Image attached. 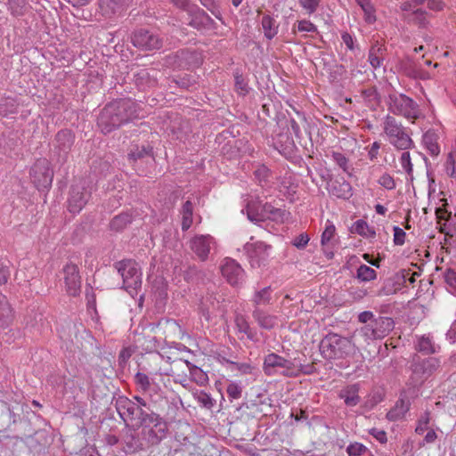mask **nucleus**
<instances>
[{
    "mask_svg": "<svg viewBox=\"0 0 456 456\" xmlns=\"http://www.w3.org/2000/svg\"><path fill=\"white\" fill-rule=\"evenodd\" d=\"M137 104L132 100H121L107 105L102 111L98 124L103 133H110L115 127L130 119L140 118Z\"/></svg>",
    "mask_w": 456,
    "mask_h": 456,
    "instance_id": "1",
    "label": "nucleus"
},
{
    "mask_svg": "<svg viewBox=\"0 0 456 456\" xmlns=\"http://www.w3.org/2000/svg\"><path fill=\"white\" fill-rule=\"evenodd\" d=\"M246 212L248 219L255 224L270 219L275 222H284L289 214L280 208H275L269 204L262 205L258 199H251L247 201L246 207L241 210Z\"/></svg>",
    "mask_w": 456,
    "mask_h": 456,
    "instance_id": "2",
    "label": "nucleus"
},
{
    "mask_svg": "<svg viewBox=\"0 0 456 456\" xmlns=\"http://www.w3.org/2000/svg\"><path fill=\"white\" fill-rule=\"evenodd\" d=\"M117 269L123 279V289L134 297L142 287V271L133 260H122L117 264Z\"/></svg>",
    "mask_w": 456,
    "mask_h": 456,
    "instance_id": "3",
    "label": "nucleus"
},
{
    "mask_svg": "<svg viewBox=\"0 0 456 456\" xmlns=\"http://www.w3.org/2000/svg\"><path fill=\"white\" fill-rule=\"evenodd\" d=\"M384 133L388 142L397 150L405 151L413 146V142L405 128L393 117L387 116L383 123Z\"/></svg>",
    "mask_w": 456,
    "mask_h": 456,
    "instance_id": "4",
    "label": "nucleus"
},
{
    "mask_svg": "<svg viewBox=\"0 0 456 456\" xmlns=\"http://www.w3.org/2000/svg\"><path fill=\"white\" fill-rule=\"evenodd\" d=\"M351 341L336 333H329L321 342L320 349L325 358H342L349 353Z\"/></svg>",
    "mask_w": 456,
    "mask_h": 456,
    "instance_id": "5",
    "label": "nucleus"
},
{
    "mask_svg": "<svg viewBox=\"0 0 456 456\" xmlns=\"http://www.w3.org/2000/svg\"><path fill=\"white\" fill-rule=\"evenodd\" d=\"M264 370L269 376L282 374L287 377H296L301 372V369L297 367L294 362L274 353L265 357Z\"/></svg>",
    "mask_w": 456,
    "mask_h": 456,
    "instance_id": "6",
    "label": "nucleus"
},
{
    "mask_svg": "<svg viewBox=\"0 0 456 456\" xmlns=\"http://www.w3.org/2000/svg\"><path fill=\"white\" fill-rule=\"evenodd\" d=\"M388 109L395 115L403 116L407 119H417L421 115L418 104L402 94L389 95Z\"/></svg>",
    "mask_w": 456,
    "mask_h": 456,
    "instance_id": "7",
    "label": "nucleus"
},
{
    "mask_svg": "<svg viewBox=\"0 0 456 456\" xmlns=\"http://www.w3.org/2000/svg\"><path fill=\"white\" fill-rule=\"evenodd\" d=\"M30 178L38 190L48 189L53 183V170L46 159H39L30 169Z\"/></svg>",
    "mask_w": 456,
    "mask_h": 456,
    "instance_id": "8",
    "label": "nucleus"
},
{
    "mask_svg": "<svg viewBox=\"0 0 456 456\" xmlns=\"http://www.w3.org/2000/svg\"><path fill=\"white\" fill-rule=\"evenodd\" d=\"M425 2H427V5L430 10L440 11L444 8L442 0H409L402 4L403 11L412 12L411 20L419 26H425L427 13L421 9L417 8V6L423 4Z\"/></svg>",
    "mask_w": 456,
    "mask_h": 456,
    "instance_id": "9",
    "label": "nucleus"
},
{
    "mask_svg": "<svg viewBox=\"0 0 456 456\" xmlns=\"http://www.w3.org/2000/svg\"><path fill=\"white\" fill-rule=\"evenodd\" d=\"M394 328V322L388 317L374 319L361 329L366 339H380L385 338Z\"/></svg>",
    "mask_w": 456,
    "mask_h": 456,
    "instance_id": "10",
    "label": "nucleus"
},
{
    "mask_svg": "<svg viewBox=\"0 0 456 456\" xmlns=\"http://www.w3.org/2000/svg\"><path fill=\"white\" fill-rule=\"evenodd\" d=\"M270 245H267L263 241H253V237L250 238V241L244 245V251L250 265L253 268L260 267L267 261L270 255Z\"/></svg>",
    "mask_w": 456,
    "mask_h": 456,
    "instance_id": "11",
    "label": "nucleus"
},
{
    "mask_svg": "<svg viewBox=\"0 0 456 456\" xmlns=\"http://www.w3.org/2000/svg\"><path fill=\"white\" fill-rule=\"evenodd\" d=\"M90 192L85 186V182H78L70 188L68 198V210L72 214H78L88 201Z\"/></svg>",
    "mask_w": 456,
    "mask_h": 456,
    "instance_id": "12",
    "label": "nucleus"
},
{
    "mask_svg": "<svg viewBox=\"0 0 456 456\" xmlns=\"http://www.w3.org/2000/svg\"><path fill=\"white\" fill-rule=\"evenodd\" d=\"M220 269L223 277L232 286H240L245 281V271L234 259H224Z\"/></svg>",
    "mask_w": 456,
    "mask_h": 456,
    "instance_id": "13",
    "label": "nucleus"
},
{
    "mask_svg": "<svg viewBox=\"0 0 456 456\" xmlns=\"http://www.w3.org/2000/svg\"><path fill=\"white\" fill-rule=\"evenodd\" d=\"M17 422V415L12 411L10 405L5 402H1L0 403V435L9 428L12 424ZM2 440H10L14 444L18 443H22V440L18 436H11L8 435H4L0 436V441Z\"/></svg>",
    "mask_w": 456,
    "mask_h": 456,
    "instance_id": "14",
    "label": "nucleus"
},
{
    "mask_svg": "<svg viewBox=\"0 0 456 456\" xmlns=\"http://www.w3.org/2000/svg\"><path fill=\"white\" fill-rule=\"evenodd\" d=\"M17 422V415L12 411L10 405L5 402H1L0 403V435L9 428L12 424ZM2 440H10L14 444L18 443H22V440L18 436H11L8 435H4L0 436V441Z\"/></svg>",
    "mask_w": 456,
    "mask_h": 456,
    "instance_id": "15",
    "label": "nucleus"
},
{
    "mask_svg": "<svg viewBox=\"0 0 456 456\" xmlns=\"http://www.w3.org/2000/svg\"><path fill=\"white\" fill-rule=\"evenodd\" d=\"M215 239L208 234L196 235L191 240L190 242L191 249L197 256V257L202 261H205L208 258V254L215 248Z\"/></svg>",
    "mask_w": 456,
    "mask_h": 456,
    "instance_id": "16",
    "label": "nucleus"
},
{
    "mask_svg": "<svg viewBox=\"0 0 456 456\" xmlns=\"http://www.w3.org/2000/svg\"><path fill=\"white\" fill-rule=\"evenodd\" d=\"M133 45L142 50L159 49L161 46V41L157 35L145 29L135 31L132 37Z\"/></svg>",
    "mask_w": 456,
    "mask_h": 456,
    "instance_id": "17",
    "label": "nucleus"
},
{
    "mask_svg": "<svg viewBox=\"0 0 456 456\" xmlns=\"http://www.w3.org/2000/svg\"><path fill=\"white\" fill-rule=\"evenodd\" d=\"M63 274L67 293L70 296L78 295L81 289V281L77 266L74 264H68L63 268Z\"/></svg>",
    "mask_w": 456,
    "mask_h": 456,
    "instance_id": "18",
    "label": "nucleus"
},
{
    "mask_svg": "<svg viewBox=\"0 0 456 456\" xmlns=\"http://www.w3.org/2000/svg\"><path fill=\"white\" fill-rule=\"evenodd\" d=\"M330 194L338 199L348 200L353 195V188L344 178L330 181L327 187Z\"/></svg>",
    "mask_w": 456,
    "mask_h": 456,
    "instance_id": "19",
    "label": "nucleus"
},
{
    "mask_svg": "<svg viewBox=\"0 0 456 456\" xmlns=\"http://www.w3.org/2000/svg\"><path fill=\"white\" fill-rule=\"evenodd\" d=\"M117 409L118 411L120 417L123 419H134L139 413L141 416L144 414L141 408L136 406V404L134 402L127 398H120L118 401ZM142 421H145L144 417H142Z\"/></svg>",
    "mask_w": 456,
    "mask_h": 456,
    "instance_id": "20",
    "label": "nucleus"
},
{
    "mask_svg": "<svg viewBox=\"0 0 456 456\" xmlns=\"http://www.w3.org/2000/svg\"><path fill=\"white\" fill-rule=\"evenodd\" d=\"M359 390L358 384L348 385L339 391L338 396L344 400L346 406L354 407L360 403Z\"/></svg>",
    "mask_w": 456,
    "mask_h": 456,
    "instance_id": "21",
    "label": "nucleus"
},
{
    "mask_svg": "<svg viewBox=\"0 0 456 456\" xmlns=\"http://www.w3.org/2000/svg\"><path fill=\"white\" fill-rule=\"evenodd\" d=\"M252 315L262 329L271 330L278 323V317L276 315L271 314L257 307L253 311Z\"/></svg>",
    "mask_w": 456,
    "mask_h": 456,
    "instance_id": "22",
    "label": "nucleus"
},
{
    "mask_svg": "<svg viewBox=\"0 0 456 456\" xmlns=\"http://www.w3.org/2000/svg\"><path fill=\"white\" fill-rule=\"evenodd\" d=\"M234 322L240 339L247 338L249 340H254L255 333L252 331L246 316L238 314L235 316Z\"/></svg>",
    "mask_w": 456,
    "mask_h": 456,
    "instance_id": "23",
    "label": "nucleus"
},
{
    "mask_svg": "<svg viewBox=\"0 0 456 456\" xmlns=\"http://www.w3.org/2000/svg\"><path fill=\"white\" fill-rule=\"evenodd\" d=\"M411 402L403 397H401L387 414L389 420L395 421L403 419L406 412L410 410Z\"/></svg>",
    "mask_w": 456,
    "mask_h": 456,
    "instance_id": "24",
    "label": "nucleus"
},
{
    "mask_svg": "<svg viewBox=\"0 0 456 456\" xmlns=\"http://www.w3.org/2000/svg\"><path fill=\"white\" fill-rule=\"evenodd\" d=\"M134 382L137 387L150 395L157 392L158 385L151 380L148 375L142 372H137L134 376Z\"/></svg>",
    "mask_w": 456,
    "mask_h": 456,
    "instance_id": "25",
    "label": "nucleus"
},
{
    "mask_svg": "<svg viewBox=\"0 0 456 456\" xmlns=\"http://www.w3.org/2000/svg\"><path fill=\"white\" fill-rule=\"evenodd\" d=\"M12 321V310L5 296L0 293V327H7Z\"/></svg>",
    "mask_w": 456,
    "mask_h": 456,
    "instance_id": "26",
    "label": "nucleus"
},
{
    "mask_svg": "<svg viewBox=\"0 0 456 456\" xmlns=\"http://www.w3.org/2000/svg\"><path fill=\"white\" fill-rule=\"evenodd\" d=\"M261 25L265 37L267 39L271 40L278 34L279 25L276 20L270 15L263 16Z\"/></svg>",
    "mask_w": 456,
    "mask_h": 456,
    "instance_id": "27",
    "label": "nucleus"
},
{
    "mask_svg": "<svg viewBox=\"0 0 456 456\" xmlns=\"http://www.w3.org/2000/svg\"><path fill=\"white\" fill-rule=\"evenodd\" d=\"M363 12L364 21L368 24H373L377 20L376 9L371 0H355Z\"/></svg>",
    "mask_w": 456,
    "mask_h": 456,
    "instance_id": "28",
    "label": "nucleus"
},
{
    "mask_svg": "<svg viewBox=\"0 0 456 456\" xmlns=\"http://www.w3.org/2000/svg\"><path fill=\"white\" fill-rule=\"evenodd\" d=\"M352 232L365 238H372L375 236V231L367 222L359 219L355 221L352 226Z\"/></svg>",
    "mask_w": 456,
    "mask_h": 456,
    "instance_id": "29",
    "label": "nucleus"
},
{
    "mask_svg": "<svg viewBox=\"0 0 456 456\" xmlns=\"http://www.w3.org/2000/svg\"><path fill=\"white\" fill-rule=\"evenodd\" d=\"M272 298V289L271 287H265L259 290H256L252 297V301L256 305H266L270 303Z\"/></svg>",
    "mask_w": 456,
    "mask_h": 456,
    "instance_id": "30",
    "label": "nucleus"
},
{
    "mask_svg": "<svg viewBox=\"0 0 456 456\" xmlns=\"http://www.w3.org/2000/svg\"><path fill=\"white\" fill-rule=\"evenodd\" d=\"M423 143L428 151L432 156H437L440 152V147L436 142V134L433 132H427L423 135Z\"/></svg>",
    "mask_w": 456,
    "mask_h": 456,
    "instance_id": "31",
    "label": "nucleus"
},
{
    "mask_svg": "<svg viewBox=\"0 0 456 456\" xmlns=\"http://www.w3.org/2000/svg\"><path fill=\"white\" fill-rule=\"evenodd\" d=\"M356 278L362 282L371 281L376 280L377 272L366 265H361L357 268Z\"/></svg>",
    "mask_w": 456,
    "mask_h": 456,
    "instance_id": "32",
    "label": "nucleus"
},
{
    "mask_svg": "<svg viewBox=\"0 0 456 456\" xmlns=\"http://www.w3.org/2000/svg\"><path fill=\"white\" fill-rule=\"evenodd\" d=\"M125 4L126 0H101L100 8L105 14L115 13Z\"/></svg>",
    "mask_w": 456,
    "mask_h": 456,
    "instance_id": "33",
    "label": "nucleus"
},
{
    "mask_svg": "<svg viewBox=\"0 0 456 456\" xmlns=\"http://www.w3.org/2000/svg\"><path fill=\"white\" fill-rule=\"evenodd\" d=\"M192 204L190 200H187L182 208V229L183 231L188 230L192 224Z\"/></svg>",
    "mask_w": 456,
    "mask_h": 456,
    "instance_id": "34",
    "label": "nucleus"
},
{
    "mask_svg": "<svg viewBox=\"0 0 456 456\" xmlns=\"http://www.w3.org/2000/svg\"><path fill=\"white\" fill-rule=\"evenodd\" d=\"M132 216L128 213H122L118 216H116L110 222V228L114 231H121L127 224H131Z\"/></svg>",
    "mask_w": 456,
    "mask_h": 456,
    "instance_id": "35",
    "label": "nucleus"
},
{
    "mask_svg": "<svg viewBox=\"0 0 456 456\" xmlns=\"http://www.w3.org/2000/svg\"><path fill=\"white\" fill-rule=\"evenodd\" d=\"M336 234V227L334 224L327 220L325 223V228L322 234L321 243L322 246L327 245L331 241V240L334 238Z\"/></svg>",
    "mask_w": 456,
    "mask_h": 456,
    "instance_id": "36",
    "label": "nucleus"
},
{
    "mask_svg": "<svg viewBox=\"0 0 456 456\" xmlns=\"http://www.w3.org/2000/svg\"><path fill=\"white\" fill-rule=\"evenodd\" d=\"M439 366V362L436 358H428L425 360L420 366H416L414 372L419 370H423L424 374H431Z\"/></svg>",
    "mask_w": 456,
    "mask_h": 456,
    "instance_id": "37",
    "label": "nucleus"
},
{
    "mask_svg": "<svg viewBox=\"0 0 456 456\" xmlns=\"http://www.w3.org/2000/svg\"><path fill=\"white\" fill-rule=\"evenodd\" d=\"M417 350L425 354H431L435 352L434 345L429 337L422 336L419 338L417 345Z\"/></svg>",
    "mask_w": 456,
    "mask_h": 456,
    "instance_id": "38",
    "label": "nucleus"
},
{
    "mask_svg": "<svg viewBox=\"0 0 456 456\" xmlns=\"http://www.w3.org/2000/svg\"><path fill=\"white\" fill-rule=\"evenodd\" d=\"M444 168L446 174L449 176L456 178V151L448 154L444 164Z\"/></svg>",
    "mask_w": 456,
    "mask_h": 456,
    "instance_id": "39",
    "label": "nucleus"
},
{
    "mask_svg": "<svg viewBox=\"0 0 456 456\" xmlns=\"http://www.w3.org/2000/svg\"><path fill=\"white\" fill-rule=\"evenodd\" d=\"M151 419L156 421V429H152L151 433L156 436L157 441H159L165 436L167 431V424L161 421V419L157 415H152Z\"/></svg>",
    "mask_w": 456,
    "mask_h": 456,
    "instance_id": "40",
    "label": "nucleus"
},
{
    "mask_svg": "<svg viewBox=\"0 0 456 456\" xmlns=\"http://www.w3.org/2000/svg\"><path fill=\"white\" fill-rule=\"evenodd\" d=\"M444 281L448 291L456 297V271L448 269L444 273Z\"/></svg>",
    "mask_w": 456,
    "mask_h": 456,
    "instance_id": "41",
    "label": "nucleus"
},
{
    "mask_svg": "<svg viewBox=\"0 0 456 456\" xmlns=\"http://www.w3.org/2000/svg\"><path fill=\"white\" fill-rule=\"evenodd\" d=\"M430 419L431 417L429 411H427L423 414H421L419 419H418L415 432L418 435H422L425 431H427Z\"/></svg>",
    "mask_w": 456,
    "mask_h": 456,
    "instance_id": "42",
    "label": "nucleus"
},
{
    "mask_svg": "<svg viewBox=\"0 0 456 456\" xmlns=\"http://www.w3.org/2000/svg\"><path fill=\"white\" fill-rule=\"evenodd\" d=\"M136 83L144 89L146 86H153L156 84V80L150 77L147 70H142L136 75Z\"/></svg>",
    "mask_w": 456,
    "mask_h": 456,
    "instance_id": "43",
    "label": "nucleus"
},
{
    "mask_svg": "<svg viewBox=\"0 0 456 456\" xmlns=\"http://www.w3.org/2000/svg\"><path fill=\"white\" fill-rule=\"evenodd\" d=\"M226 392H227V395H228V397L230 398V400L232 401V400L239 399L241 396L242 388L238 383L231 382L227 386Z\"/></svg>",
    "mask_w": 456,
    "mask_h": 456,
    "instance_id": "44",
    "label": "nucleus"
},
{
    "mask_svg": "<svg viewBox=\"0 0 456 456\" xmlns=\"http://www.w3.org/2000/svg\"><path fill=\"white\" fill-rule=\"evenodd\" d=\"M366 452V446L360 443L350 444L346 448V452L349 456H361Z\"/></svg>",
    "mask_w": 456,
    "mask_h": 456,
    "instance_id": "45",
    "label": "nucleus"
},
{
    "mask_svg": "<svg viewBox=\"0 0 456 456\" xmlns=\"http://www.w3.org/2000/svg\"><path fill=\"white\" fill-rule=\"evenodd\" d=\"M297 31L305 33H316L318 31L316 25L308 20H301L297 22Z\"/></svg>",
    "mask_w": 456,
    "mask_h": 456,
    "instance_id": "46",
    "label": "nucleus"
},
{
    "mask_svg": "<svg viewBox=\"0 0 456 456\" xmlns=\"http://www.w3.org/2000/svg\"><path fill=\"white\" fill-rule=\"evenodd\" d=\"M321 0H299V4L307 14H313L318 8Z\"/></svg>",
    "mask_w": 456,
    "mask_h": 456,
    "instance_id": "47",
    "label": "nucleus"
},
{
    "mask_svg": "<svg viewBox=\"0 0 456 456\" xmlns=\"http://www.w3.org/2000/svg\"><path fill=\"white\" fill-rule=\"evenodd\" d=\"M380 186L386 190H394L396 186L394 178L389 174H383L378 180Z\"/></svg>",
    "mask_w": 456,
    "mask_h": 456,
    "instance_id": "48",
    "label": "nucleus"
},
{
    "mask_svg": "<svg viewBox=\"0 0 456 456\" xmlns=\"http://www.w3.org/2000/svg\"><path fill=\"white\" fill-rule=\"evenodd\" d=\"M150 154V151H148L145 147H138L132 149L128 153V157L132 160H137L142 159L143 157Z\"/></svg>",
    "mask_w": 456,
    "mask_h": 456,
    "instance_id": "49",
    "label": "nucleus"
},
{
    "mask_svg": "<svg viewBox=\"0 0 456 456\" xmlns=\"http://www.w3.org/2000/svg\"><path fill=\"white\" fill-rule=\"evenodd\" d=\"M399 162H400L402 168L407 174H411L412 172V164L411 161V156H410L409 151H404L402 153Z\"/></svg>",
    "mask_w": 456,
    "mask_h": 456,
    "instance_id": "50",
    "label": "nucleus"
},
{
    "mask_svg": "<svg viewBox=\"0 0 456 456\" xmlns=\"http://www.w3.org/2000/svg\"><path fill=\"white\" fill-rule=\"evenodd\" d=\"M379 48L375 49L371 48L369 53V61L373 69H378L382 64V58L378 55V52H379Z\"/></svg>",
    "mask_w": 456,
    "mask_h": 456,
    "instance_id": "51",
    "label": "nucleus"
},
{
    "mask_svg": "<svg viewBox=\"0 0 456 456\" xmlns=\"http://www.w3.org/2000/svg\"><path fill=\"white\" fill-rule=\"evenodd\" d=\"M196 400L204 407L211 408L213 406V400L211 396L203 391L195 394Z\"/></svg>",
    "mask_w": 456,
    "mask_h": 456,
    "instance_id": "52",
    "label": "nucleus"
},
{
    "mask_svg": "<svg viewBox=\"0 0 456 456\" xmlns=\"http://www.w3.org/2000/svg\"><path fill=\"white\" fill-rule=\"evenodd\" d=\"M12 13L20 15L22 13V10L26 6V0H8Z\"/></svg>",
    "mask_w": 456,
    "mask_h": 456,
    "instance_id": "53",
    "label": "nucleus"
},
{
    "mask_svg": "<svg viewBox=\"0 0 456 456\" xmlns=\"http://www.w3.org/2000/svg\"><path fill=\"white\" fill-rule=\"evenodd\" d=\"M256 179L262 183L269 176V169L265 166H259L254 172Z\"/></svg>",
    "mask_w": 456,
    "mask_h": 456,
    "instance_id": "54",
    "label": "nucleus"
},
{
    "mask_svg": "<svg viewBox=\"0 0 456 456\" xmlns=\"http://www.w3.org/2000/svg\"><path fill=\"white\" fill-rule=\"evenodd\" d=\"M394 242L395 245H403L404 242H405V237H406V233L405 232L398 227V226H395L394 227Z\"/></svg>",
    "mask_w": 456,
    "mask_h": 456,
    "instance_id": "55",
    "label": "nucleus"
},
{
    "mask_svg": "<svg viewBox=\"0 0 456 456\" xmlns=\"http://www.w3.org/2000/svg\"><path fill=\"white\" fill-rule=\"evenodd\" d=\"M332 159L336 162V164L341 167L344 171H347V159L340 152H333Z\"/></svg>",
    "mask_w": 456,
    "mask_h": 456,
    "instance_id": "56",
    "label": "nucleus"
},
{
    "mask_svg": "<svg viewBox=\"0 0 456 456\" xmlns=\"http://www.w3.org/2000/svg\"><path fill=\"white\" fill-rule=\"evenodd\" d=\"M61 139L65 140V142H63V146L69 148L74 142V135L69 130L61 131V133H59V141Z\"/></svg>",
    "mask_w": 456,
    "mask_h": 456,
    "instance_id": "57",
    "label": "nucleus"
},
{
    "mask_svg": "<svg viewBox=\"0 0 456 456\" xmlns=\"http://www.w3.org/2000/svg\"><path fill=\"white\" fill-rule=\"evenodd\" d=\"M200 3L208 9L213 15H215L216 18H219L220 16V11L218 7L216 6L214 0H200Z\"/></svg>",
    "mask_w": 456,
    "mask_h": 456,
    "instance_id": "58",
    "label": "nucleus"
},
{
    "mask_svg": "<svg viewBox=\"0 0 456 456\" xmlns=\"http://www.w3.org/2000/svg\"><path fill=\"white\" fill-rule=\"evenodd\" d=\"M369 433L381 444H385L387 440V433L384 430L379 428H371L370 429Z\"/></svg>",
    "mask_w": 456,
    "mask_h": 456,
    "instance_id": "59",
    "label": "nucleus"
},
{
    "mask_svg": "<svg viewBox=\"0 0 456 456\" xmlns=\"http://www.w3.org/2000/svg\"><path fill=\"white\" fill-rule=\"evenodd\" d=\"M309 240L307 234L302 233L294 239L293 245L297 248H303L307 245Z\"/></svg>",
    "mask_w": 456,
    "mask_h": 456,
    "instance_id": "60",
    "label": "nucleus"
},
{
    "mask_svg": "<svg viewBox=\"0 0 456 456\" xmlns=\"http://www.w3.org/2000/svg\"><path fill=\"white\" fill-rule=\"evenodd\" d=\"M10 276V269L8 265L0 263V284H4Z\"/></svg>",
    "mask_w": 456,
    "mask_h": 456,
    "instance_id": "61",
    "label": "nucleus"
},
{
    "mask_svg": "<svg viewBox=\"0 0 456 456\" xmlns=\"http://www.w3.org/2000/svg\"><path fill=\"white\" fill-rule=\"evenodd\" d=\"M235 86L238 92L241 94H244L248 92V86L244 82L243 78L240 76L235 77Z\"/></svg>",
    "mask_w": 456,
    "mask_h": 456,
    "instance_id": "62",
    "label": "nucleus"
},
{
    "mask_svg": "<svg viewBox=\"0 0 456 456\" xmlns=\"http://www.w3.org/2000/svg\"><path fill=\"white\" fill-rule=\"evenodd\" d=\"M341 38L343 43L349 50H354V37L347 32H344L341 35Z\"/></svg>",
    "mask_w": 456,
    "mask_h": 456,
    "instance_id": "63",
    "label": "nucleus"
},
{
    "mask_svg": "<svg viewBox=\"0 0 456 456\" xmlns=\"http://www.w3.org/2000/svg\"><path fill=\"white\" fill-rule=\"evenodd\" d=\"M447 338L452 342V343H454L456 342V321L452 323V325L451 326L450 330H448L447 334Z\"/></svg>",
    "mask_w": 456,
    "mask_h": 456,
    "instance_id": "64",
    "label": "nucleus"
}]
</instances>
